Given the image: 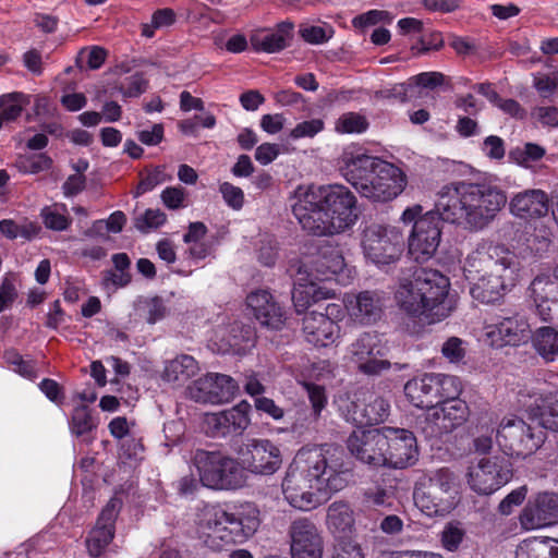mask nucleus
Segmentation results:
<instances>
[{
	"label": "nucleus",
	"mask_w": 558,
	"mask_h": 558,
	"mask_svg": "<svg viewBox=\"0 0 558 558\" xmlns=\"http://www.w3.org/2000/svg\"><path fill=\"white\" fill-rule=\"evenodd\" d=\"M436 210L422 215L423 207H408L401 219L413 223L409 235V254L417 263L429 260L441 241V222L447 221L469 231L486 228L507 203L506 193L487 183L452 182L438 192Z\"/></svg>",
	"instance_id": "obj_1"
},
{
	"label": "nucleus",
	"mask_w": 558,
	"mask_h": 558,
	"mask_svg": "<svg viewBox=\"0 0 558 558\" xmlns=\"http://www.w3.org/2000/svg\"><path fill=\"white\" fill-rule=\"evenodd\" d=\"M344 458L343 449L333 445L299 450L282 481L286 500L293 508L308 511L319 505L317 492L343 489L350 476Z\"/></svg>",
	"instance_id": "obj_2"
},
{
	"label": "nucleus",
	"mask_w": 558,
	"mask_h": 558,
	"mask_svg": "<svg viewBox=\"0 0 558 558\" xmlns=\"http://www.w3.org/2000/svg\"><path fill=\"white\" fill-rule=\"evenodd\" d=\"M449 288V279L440 271L417 268L411 277L400 280L395 299L407 315L436 323L448 317L452 311L448 300Z\"/></svg>",
	"instance_id": "obj_3"
},
{
	"label": "nucleus",
	"mask_w": 558,
	"mask_h": 558,
	"mask_svg": "<svg viewBox=\"0 0 558 558\" xmlns=\"http://www.w3.org/2000/svg\"><path fill=\"white\" fill-rule=\"evenodd\" d=\"M260 524L259 510L254 504L241 505L235 512L214 511L205 521L204 543L216 551L241 544L253 536Z\"/></svg>",
	"instance_id": "obj_4"
},
{
	"label": "nucleus",
	"mask_w": 558,
	"mask_h": 558,
	"mask_svg": "<svg viewBox=\"0 0 558 558\" xmlns=\"http://www.w3.org/2000/svg\"><path fill=\"white\" fill-rule=\"evenodd\" d=\"M521 268L517 254L505 245L481 243L468 255L463 270L468 279L485 275L514 287L519 280Z\"/></svg>",
	"instance_id": "obj_5"
},
{
	"label": "nucleus",
	"mask_w": 558,
	"mask_h": 558,
	"mask_svg": "<svg viewBox=\"0 0 558 558\" xmlns=\"http://www.w3.org/2000/svg\"><path fill=\"white\" fill-rule=\"evenodd\" d=\"M199 482L213 489H236L245 482L240 462L220 451L196 449L191 458Z\"/></svg>",
	"instance_id": "obj_6"
},
{
	"label": "nucleus",
	"mask_w": 558,
	"mask_h": 558,
	"mask_svg": "<svg viewBox=\"0 0 558 558\" xmlns=\"http://www.w3.org/2000/svg\"><path fill=\"white\" fill-rule=\"evenodd\" d=\"M456 478L449 469L422 476L414 487L415 505L427 515H445L456 506Z\"/></svg>",
	"instance_id": "obj_7"
},
{
	"label": "nucleus",
	"mask_w": 558,
	"mask_h": 558,
	"mask_svg": "<svg viewBox=\"0 0 558 558\" xmlns=\"http://www.w3.org/2000/svg\"><path fill=\"white\" fill-rule=\"evenodd\" d=\"M544 427L526 424L518 416L504 417L497 429L496 439L510 454L527 457L534 453L545 440Z\"/></svg>",
	"instance_id": "obj_8"
},
{
	"label": "nucleus",
	"mask_w": 558,
	"mask_h": 558,
	"mask_svg": "<svg viewBox=\"0 0 558 558\" xmlns=\"http://www.w3.org/2000/svg\"><path fill=\"white\" fill-rule=\"evenodd\" d=\"M292 213L302 229L311 235L325 236L339 233L329 213L318 201L313 185L307 189L299 187L295 192V202Z\"/></svg>",
	"instance_id": "obj_9"
},
{
	"label": "nucleus",
	"mask_w": 558,
	"mask_h": 558,
	"mask_svg": "<svg viewBox=\"0 0 558 558\" xmlns=\"http://www.w3.org/2000/svg\"><path fill=\"white\" fill-rule=\"evenodd\" d=\"M404 245L402 232L396 227L371 225L363 231L362 246L367 258L376 264L396 262Z\"/></svg>",
	"instance_id": "obj_10"
},
{
	"label": "nucleus",
	"mask_w": 558,
	"mask_h": 558,
	"mask_svg": "<svg viewBox=\"0 0 558 558\" xmlns=\"http://www.w3.org/2000/svg\"><path fill=\"white\" fill-rule=\"evenodd\" d=\"M466 476L472 490L490 495L511 480V462L504 456L484 457L469 468Z\"/></svg>",
	"instance_id": "obj_11"
},
{
	"label": "nucleus",
	"mask_w": 558,
	"mask_h": 558,
	"mask_svg": "<svg viewBox=\"0 0 558 558\" xmlns=\"http://www.w3.org/2000/svg\"><path fill=\"white\" fill-rule=\"evenodd\" d=\"M313 189L325 210L329 213L339 233L355 223L357 219L356 198L347 186L341 184L313 185Z\"/></svg>",
	"instance_id": "obj_12"
},
{
	"label": "nucleus",
	"mask_w": 558,
	"mask_h": 558,
	"mask_svg": "<svg viewBox=\"0 0 558 558\" xmlns=\"http://www.w3.org/2000/svg\"><path fill=\"white\" fill-rule=\"evenodd\" d=\"M241 469L257 475H272L282 464L280 449L268 439H253L239 451Z\"/></svg>",
	"instance_id": "obj_13"
},
{
	"label": "nucleus",
	"mask_w": 558,
	"mask_h": 558,
	"mask_svg": "<svg viewBox=\"0 0 558 558\" xmlns=\"http://www.w3.org/2000/svg\"><path fill=\"white\" fill-rule=\"evenodd\" d=\"M407 175L395 165L381 160L369 182L362 187L361 196L374 202H389L402 193Z\"/></svg>",
	"instance_id": "obj_14"
},
{
	"label": "nucleus",
	"mask_w": 558,
	"mask_h": 558,
	"mask_svg": "<svg viewBox=\"0 0 558 558\" xmlns=\"http://www.w3.org/2000/svg\"><path fill=\"white\" fill-rule=\"evenodd\" d=\"M381 159L369 156L357 145L345 147L339 157L338 167L342 177L360 193L366 185Z\"/></svg>",
	"instance_id": "obj_15"
},
{
	"label": "nucleus",
	"mask_w": 558,
	"mask_h": 558,
	"mask_svg": "<svg viewBox=\"0 0 558 558\" xmlns=\"http://www.w3.org/2000/svg\"><path fill=\"white\" fill-rule=\"evenodd\" d=\"M470 415L464 400H446L436 404L433 413L425 418L423 430L428 437H440L463 425Z\"/></svg>",
	"instance_id": "obj_16"
},
{
	"label": "nucleus",
	"mask_w": 558,
	"mask_h": 558,
	"mask_svg": "<svg viewBox=\"0 0 558 558\" xmlns=\"http://www.w3.org/2000/svg\"><path fill=\"white\" fill-rule=\"evenodd\" d=\"M122 506V499L114 496L102 508L95 526L89 531L85 539L87 551L92 558H100L113 541L116 520Z\"/></svg>",
	"instance_id": "obj_17"
},
{
	"label": "nucleus",
	"mask_w": 558,
	"mask_h": 558,
	"mask_svg": "<svg viewBox=\"0 0 558 558\" xmlns=\"http://www.w3.org/2000/svg\"><path fill=\"white\" fill-rule=\"evenodd\" d=\"M292 558H323L324 539L317 525L308 518H299L288 529Z\"/></svg>",
	"instance_id": "obj_18"
},
{
	"label": "nucleus",
	"mask_w": 558,
	"mask_h": 558,
	"mask_svg": "<svg viewBox=\"0 0 558 558\" xmlns=\"http://www.w3.org/2000/svg\"><path fill=\"white\" fill-rule=\"evenodd\" d=\"M384 436L387 441L384 446V454L386 458L384 466L404 469L415 463L418 450L416 438L412 432L408 429L385 427Z\"/></svg>",
	"instance_id": "obj_19"
},
{
	"label": "nucleus",
	"mask_w": 558,
	"mask_h": 558,
	"mask_svg": "<svg viewBox=\"0 0 558 558\" xmlns=\"http://www.w3.org/2000/svg\"><path fill=\"white\" fill-rule=\"evenodd\" d=\"M520 524L526 531L550 526L558 522V493L541 492L522 509Z\"/></svg>",
	"instance_id": "obj_20"
},
{
	"label": "nucleus",
	"mask_w": 558,
	"mask_h": 558,
	"mask_svg": "<svg viewBox=\"0 0 558 558\" xmlns=\"http://www.w3.org/2000/svg\"><path fill=\"white\" fill-rule=\"evenodd\" d=\"M385 444L384 428L380 429H356L347 440L350 453L363 463L373 466H384Z\"/></svg>",
	"instance_id": "obj_21"
},
{
	"label": "nucleus",
	"mask_w": 558,
	"mask_h": 558,
	"mask_svg": "<svg viewBox=\"0 0 558 558\" xmlns=\"http://www.w3.org/2000/svg\"><path fill=\"white\" fill-rule=\"evenodd\" d=\"M351 353L359 371L365 375H379L391 366L388 360L383 359L384 348L375 333H362L352 343Z\"/></svg>",
	"instance_id": "obj_22"
},
{
	"label": "nucleus",
	"mask_w": 558,
	"mask_h": 558,
	"mask_svg": "<svg viewBox=\"0 0 558 558\" xmlns=\"http://www.w3.org/2000/svg\"><path fill=\"white\" fill-rule=\"evenodd\" d=\"M339 312V306L329 304L326 313L310 312L303 318V332L307 342L315 347L332 344L340 336L339 325L330 317Z\"/></svg>",
	"instance_id": "obj_23"
},
{
	"label": "nucleus",
	"mask_w": 558,
	"mask_h": 558,
	"mask_svg": "<svg viewBox=\"0 0 558 558\" xmlns=\"http://www.w3.org/2000/svg\"><path fill=\"white\" fill-rule=\"evenodd\" d=\"M239 387L235 380L223 374H207L194 381L191 396L197 402L223 403L235 396Z\"/></svg>",
	"instance_id": "obj_24"
},
{
	"label": "nucleus",
	"mask_w": 558,
	"mask_h": 558,
	"mask_svg": "<svg viewBox=\"0 0 558 558\" xmlns=\"http://www.w3.org/2000/svg\"><path fill=\"white\" fill-rule=\"evenodd\" d=\"M314 269L308 270L306 265L298 266V280L301 286L314 284L316 280L329 279L331 275L341 272L345 266L341 252L333 246L319 251L313 260Z\"/></svg>",
	"instance_id": "obj_25"
},
{
	"label": "nucleus",
	"mask_w": 558,
	"mask_h": 558,
	"mask_svg": "<svg viewBox=\"0 0 558 558\" xmlns=\"http://www.w3.org/2000/svg\"><path fill=\"white\" fill-rule=\"evenodd\" d=\"M518 402L531 418H538L544 428L558 432L557 396L544 398L535 391L524 389L519 392Z\"/></svg>",
	"instance_id": "obj_26"
},
{
	"label": "nucleus",
	"mask_w": 558,
	"mask_h": 558,
	"mask_svg": "<svg viewBox=\"0 0 558 558\" xmlns=\"http://www.w3.org/2000/svg\"><path fill=\"white\" fill-rule=\"evenodd\" d=\"M530 290L541 319L558 327V279L537 276Z\"/></svg>",
	"instance_id": "obj_27"
},
{
	"label": "nucleus",
	"mask_w": 558,
	"mask_h": 558,
	"mask_svg": "<svg viewBox=\"0 0 558 558\" xmlns=\"http://www.w3.org/2000/svg\"><path fill=\"white\" fill-rule=\"evenodd\" d=\"M246 304L262 326L274 330H280L284 326L286 312L268 291L251 292L246 298Z\"/></svg>",
	"instance_id": "obj_28"
},
{
	"label": "nucleus",
	"mask_w": 558,
	"mask_h": 558,
	"mask_svg": "<svg viewBox=\"0 0 558 558\" xmlns=\"http://www.w3.org/2000/svg\"><path fill=\"white\" fill-rule=\"evenodd\" d=\"M345 307L351 318L362 325L379 320L384 314V294L378 291L365 290L345 298Z\"/></svg>",
	"instance_id": "obj_29"
},
{
	"label": "nucleus",
	"mask_w": 558,
	"mask_h": 558,
	"mask_svg": "<svg viewBox=\"0 0 558 558\" xmlns=\"http://www.w3.org/2000/svg\"><path fill=\"white\" fill-rule=\"evenodd\" d=\"M509 208L512 215L523 219L541 218L549 210V199L542 190H525L511 198Z\"/></svg>",
	"instance_id": "obj_30"
},
{
	"label": "nucleus",
	"mask_w": 558,
	"mask_h": 558,
	"mask_svg": "<svg viewBox=\"0 0 558 558\" xmlns=\"http://www.w3.org/2000/svg\"><path fill=\"white\" fill-rule=\"evenodd\" d=\"M353 421L357 425H377L389 415L390 405L383 397L367 393L362 400L352 403Z\"/></svg>",
	"instance_id": "obj_31"
},
{
	"label": "nucleus",
	"mask_w": 558,
	"mask_h": 558,
	"mask_svg": "<svg viewBox=\"0 0 558 558\" xmlns=\"http://www.w3.org/2000/svg\"><path fill=\"white\" fill-rule=\"evenodd\" d=\"M487 332L489 337L498 336L501 344L518 345L530 337V324L525 317L515 314L505 317L502 320L490 325Z\"/></svg>",
	"instance_id": "obj_32"
},
{
	"label": "nucleus",
	"mask_w": 558,
	"mask_h": 558,
	"mask_svg": "<svg viewBox=\"0 0 558 558\" xmlns=\"http://www.w3.org/2000/svg\"><path fill=\"white\" fill-rule=\"evenodd\" d=\"M293 24L282 22L272 31H259L254 33L251 45L255 51L275 53L284 49L292 38Z\"/></svg>",
	"instance_id": "obj_33"
},
{
	"label": "nucleus",
	"mask_w": 558,
	"mask_h": 558,
	"mask_svg": "<svg viewBox=\"0 0 558 558\" xmlns=\"http://www.w3.org/2000/svg\"><path fill=\"white\" fill-rule=\"evenodd\" d=\"M433 374L414 377L404 385V395L409 402L420 409L434 408L437 404Z\"/></svg>",
	"instance_id": "obj_34"
},
{
	"label": "nucleus",
	"mask_w": 558,
	"mask_h": 558,
	"mask_svg": "<svg viewBox=\"0 0 558 558\" xmlns=\"http://www.w3.org/2000/svg\"><path fill=\"white\" fill-rule=\"evenodd\" d=\"M326 525L336 541L348 538L347 535L354 531L353 510L345 502H332L327 509Z\"/></svg>",
	"instance_id": "obj_35"
},
{
	"label": "nucleus",
	"mask_w": 558,
	"mask_h": 558,
	"mask_svg": "<svg viewBox=\"0 0 558 558\" xmlns=\"http://www.w3.org/2000/svg\"><path fill=\"white\" fill-rule=\"evenodd\" d=\"M471 287L472 298L484 304H494L499 302L504 295L513 287L495 280L485 275H478Z\"/></svg>",
	"instance_id": "obj_36"
},
{
	"label": "nucleus",
	"mask_w": 558,
	"mask_h": 558,
	"mask_svg": "<svg viewBox=\"0 0 558 558\" xmlns=\"http://www.w3.org/2000/svg\"><path fill=\"white\" fill-rule=\"evenodd\" d=\"M198 369V363L193 356L181 354L166 364L162 379L168 383L183 384L195 376Z\"/></svg>",
	"instance_id": "obj_37"
},
{
	"label": "nucleus",
	"mask_w": 558,
	"mask_h": 558,
	"mask_svg": "<svg viewBox=\"0 0 558 558\" xmlns=\"http://www.w3.org/2000/svg\"><path fill=\"white\" fill-rule=\"evenodd\" d=\"M535 351L546 361L558 355V331L553 327H541L532 337Z\"/></svg>",
	"instance_id": "obj_38"
},
{
	"label": "nucleus",
	"mask_w": 558,
	"mask_h": 558,
	"mask_svg": "<svg viewBox=\"0 0 558 558\" xmlns=\"http://www.w3.org/2000/svg\"><path fill=\"white\" fill-rule=\"evenodd\" d=\"M433 379L437 404L446 400H461L458 396L462 391V386L458 377L445 374H433Z\"/></svg>",
	"instance_id": "obj_39"
},
{
	"label": "nucleus",
	"mask_w": 558,
	"mask_h": 558,
	"mask_svg": "<svg viewBox=\"0 0 558 558\" xmlns=\"http://www.w3.org/2000/svg\"><path fill=\"white\" fill-rule=\"evenodd\" d=\"M40 216L45 227L53 231H64L72 222L71 217L68 215V209L63 204H53L44 207Z\"/></svg>",
	"instance_id": "obj_40"
},
{
	"label": "nucleus",
	"mask_w": 558,
	"mask_h": 558,
	"mask_svg": "<svg viewBox=\"0 0 558 558\" xmlns=\"http://www.w3.org/2000/svg\"><path fill=\"white\" fill-rule=\"evenodd\" d=\"M52 166V159L45 153L21 155L16 159V167L24 173H39Z\"/></svg>",
	"instance_id": "obj_41"
},
{
	"label": "nucleus",
	"mask_w": 558,
	"mask_h": 558,
	"mask_svg": "<svg viewBox=\"0 0 558 558\" xmlns=\"http://www.w3.org/2000/svg\"><path fill=\"white\" fill-rule=\"evenodd\" d=\"M96 424L92 417L90 410L86 405L76 407L71 415L70 428L76 436L92 432Z\"/></svg>",
	"instance_id": "obj_42"
},
{
	"label": "nucleus",
	"mask_w": 558,
	"mask_h": 558,
	"mask_svg": "<svg viewBox=\"0 0 558 558\" xmlns=\"http://www.w3.org/2000/svg\"><path fill=\"white\" fill-rule=\"evenodd\" d=\"M367 119L357 112L341 114L336 121L335 129L338 133H362L368 128Z\"/></svg>",
	"instance_id": "obj_43"
},
{
	"label": "nucleus",
	"mask_w": 558,
	"mask_h": 558,
	"mask_svg": "<svg viewBox=\"0 0 558 558\" xmlns=\"http://www.w3.org/2000/svg\"><path fill=\"white\" fill-rule=\"evenodd\" d=\"M330 558H365V553L355 539L341 538L336 541Z\"/></svg>",
	"instance_id": "obj_44"
},
{
	"label": "nucleus",
	"mask_w": 558,
	"mask_h": 558,
	"mask_svg": "<svg viewBox=\"0 0 558 558\" xmlns=\"http://www.w3.org/2000/svg\"><path fill=\"white\" fill-rule=\"evenodd\" d=\"M167 220V216L160 209H147L144 214L134 218V227L141 232H148L150 229H157Z\"/></svg>",
	"instance_id": "obj_45"
},
{
	"label": "nucleus",
	"mask_w": 558,
	"mask_h": 558,
	"mask_svg": "<svg viewBox=\"0 0 558 558\" xmlns=\"http://www.w3.org/2000/svg\"><path fill=\"white\" fill-rule=\"evenodd\" d=\"M464 536L465 531L463 529L457 524L448 523L440 534L441 546L446 550L454 553L459 549Z\"/></svg>",
	"instance_id": "obj_46"
},
{
	"label": "nucleus",
	"mask_w": 558,
	"mask_h": 558,
	"mask_svg": "<svg viewBox=\"0 0 558 558\" xmlns=\"http://www.w3.org/2000/svg\"><path fill=\"white\" fill-rule=\"evenodd\" d=\"M16 275L8 272L2 279L0 286V313L11 307L17 298Z\"/></svg>",
	"instance_id": "obj_47"
},
{
	"label": "nucleus",
	"mask_w": 558,
	"mask_h": 558,
	"mask_svg": "<svg viewBox=\"0 0 558 558\" xmlns=\"http://www.w3.org/2000/svg\"><path fill=\"white\" fill-rule=\"evenodd\" d=\"M4 357L8 364L13 366L14 372L26 378H33L36 376L35 367L32 361H26L15 350H9L4 352Z\"/></svg>",
	"instance_id": "obj_48"
},
{
	"label": "nucleus",
	"mask_w": 558,
	"mask_h": 558,
	"mask_svg": "<svg viewBox=\"0 0 558 558\" xmlns=\"http://www.w3.org/2000/svg\"><path fill=\"white\" fill-rule=\"evenodd\" d=\"M325 128V123L322 119H312L298 123L289 133V137L292 140H299L303 137H314L316 134L322 132Z\"/></svg>",
	"instance_id": "obj_49"
},
{
	"label": "nucleus",
	"mask_w": 558,
	"mask_h": 558,
	"mask_svg": "<svg viewBox=\"0 0 558 558\" xmlns=\"http://www.w3.org/2000/svg\"><path fill=\"white\" fill-rule=\"evenodd\" d=\"M160 198L168 209L177 210L185 206L186 192L181 186H169L161 192Z\"/></svg>",
	"instance_id": "obj_50"
},
{
	"label": "nucleus",
	"mask_w": 558,
	"mask_h": 558,
	"mask_svg": "<svg viewBox=\"0 0 558 558\" xmlns=\"http://www.w3.org/2000/svg\"><path fill=\"white\" fill-rule=\"evenodd\" d=\"M144 317L147 323L155 324L162 319L167 314V307L160 296L146 300L143 303Z\"/></svg>",
	"instance_id": "obj_51"
},
{
	"label": "nucleus",
	"mask_w": 558,
	"mask_h": 558,
	"mask_svg": "<svg viewBox=\"0 0 558 558\" xmlns=\"http://www.w3.org/2000/svg\"><path fill=\"white\" fill-rule=\"evenodd\" d=\"M412 89L411 84L400 83L396 84L390 88H384L375 92L374 98L380 99H392L400 102H407L409 100V92Z\"/></svg>",
	"instance_id": "obj_52"
},
{
	"label": "nucleus",
	"mask_w": 558,
	"mask_h": 558,
	"mask_svg": "<svg viewBox=\"0 0 558 558\" xmlns=\"http://www.w3.org/2000/svg\"><path fill=\"white\" fill-rule=\"evenodd\" d=\"M219 191L222 194L225 202L232 209L239 210L243 207L244 193L240 187L233 185L230 182H223L220 184Z\"/></svg>",
	"instance_id": "obj_53"
},
{
	"label": "nucleus",
	"mask_w": 558,
	"mask_h": 558,
	"mask_svg": "<svg viewBox=\"0 0 558 558\" xmlns=\"http://www.w3.org/2000/svg\"><path fill=\"white\" fill-rule=\"evenodd\" d=\"M534 87L542 97L549 98L558 90V73L536 75Z\"/></svg>",
	"instance_id": "obj_54"
},
{
	"label": "nucleus",
	"mask_w": 558,
	"mask_h": 558,
	"mask_svg": "<svg viewBox=\"0 0 558 558\" xmlns=\"http://www.w3.org/2000/svg\"><path fill=\"white\" fill-rule=\"evenodd\" d=\"M84 53H87V68L90 70L99 69L105 63L107 58V50L102 47L93 46L89 49L84 48L80 51V54L76 59V63L81 69H83V65H81V58Z\"/></svg>",
	"instance_id": "obj_55"
},
{
	"label": "nucleus",
	"mask_w": 558,
	"mask_h": 558,
	"mask_svg": "<svg viewBox=\"0 0 558 558\" xmlns=\"http://www.w3.org/2000/svg\"><path fill=\"white\" fill-rule=\"evenodd\" d=\"M250 409L251 405L246 401H242L232 409L226 410L227 414L233 420L232 423L235 426V430H239V433H242L250 423Z\"/></svg>",
	"instance_id": "obj_56"
},
{
	"label": "nucleus",
	"mask_w": 558,
	"mask_h": 558,
	"mask_svg": "<svg viewBox=\"0 0 558 558\" xmlns=\"http://www.w3.org/2000/svg\"><path fill=\"white\" fill-rule=\"evenodd\" d=\"M165 181V171L161 168H155L141 179L134 193L135 197L151 191L155 186Z\"/></svg>",
	"instance_id": "obj_57"
},
{
	"label": "nucleus",
	"mask_w": 558,
	"mask_h": 558,
	"mask_svg": "<svg viewBox=\"0 0 558 558\" xmlns=\"http://www.w3.org/2000/svg\"><path fill=\"white\" fill-rule=\"evenodd\" d=\"M441 352L446 359L452 363L462 361L465 356L463 341L458 337L449 338L441 348Z\"/></svg>",
	"instance_id": "obj_58"
},
{
	"label": "nucleus",
	"mask_w": 558,
	"mask_h": 558,
	"mask_svg": "<svg viewBox=\"0 0 558 558\" xmlns=\"http://www.w3.org/2000/svg\"><path fill=\"white\" fill-rule=\"evenodd\" d=\"M126 81V85L122 84L119 87L124 97H137L146 90L148 85L142 73H135Z\"/></svg>",
	"instance_id": "obj_59"
},
{
	"label": "nucleus",
	"mask_w": 558,
	"mask_h": 558,
	"mask_svg": "<svg viewBox=\"0 0 558 558\" xmlns=\"http://www.w3.org/2000/svg\"><path fill=\"white\" fill-rule=\"evenodd\" d=\"M206 433L211 437H220L229 435L226 427L223 411L219 413H210L205 416Z\"/></svg>",
	"instance_id": "obj_60"
},
{
	"label": "nucleus",
	"mask_w": 558,
	"mask_h": 558,
	"mask_svg": "<svg viewBox=\"0 0 558 558\" xmlns=\"http://www.w3.org/2000/svg\"><path fill=\"white\" fill-rule=\"evenodd\" d=\"M305 388L312 403L314 417L317 418L327 402L325 388L315 384H305Z\"/></svg>",
	"instance_id": "obj_61"
},
{
	"label": "nucleus",
	"mask_w": 558,
	"mask_h": 558,
	"mask_svg": "<svg viewBox=\"0 0 558 558\" xmlns=\"http://www.w3.org/2000/svg\"><path fill=\"white\" fill-rule=\"evenodd\" d=\"M532 116L544 126H558V108L555 106H539L532 110Z\"/></svg>",
	"instance_id": "obj_62"
},
{
	"label": "nucleus",
	"mask_w": 558,
	"mask_h": 558,
	"mask_svg": "<svg viewBox=\"0 0 558 558\" xmlns=\"http://www.w3.org/2000/svg\"><path fill=\"white\" fill-rule=\"evenodd\" d=\"M526 495V488L520 487L508 494L499 504L498 510L501 514L508 515L512 512L514 506L523 502Z\"/></svg>",
	"instance_id": "obj_63"
},
{
	"label": "nucleus",
	"mask_w": 558,
	"mask_h": 558,
	"mask_svg": "<svg viewBox=\"0 0 558 558\" xmlns=\"http://www.w3.org/2000/svg\"><path fill=\"white\" fill-rule=\"evenodd\" d=\"M40 390L52 402L62 404L64 401V392L62 387L53 379L45 378L39 384Z\"/></svg>",
	"instance_id": "obj_64"
}]
</instances>
